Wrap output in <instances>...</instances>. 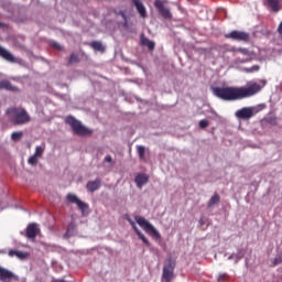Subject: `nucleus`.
Instances as JSON below:
<instances>
[{"mask_svg":"<svg viewBox=\"0 0 282 282\" xmlns=\"http://www.w3.org/2000/svg\"><path fill=\"white\" fill-rule=\"evenodd\" d=\"M0 57L4 61H8V63H21V59L14 57V55L6 50L4 47L0 46Z\"/></svg>","mask_w":282,"mask_h":282,"instance_id":"obj_11","label":"nucleus"},{"mask_svg":"<svg viewBox=\"0 0 282 282\" xmlns=\"http://www.w3.org/2000/svg\"><path fill=\"white\" fill-rule=\"evenodd\" d=\"M21 138H23V132H21V131L13 132L11 134V140H13V142H19V140H21Z\"/></svg>","mask_w":282,"mask_h":282,"instance_id":"obj_28","label":"nucleus"},{"mask_svg":"<svg viewBox=\"0 0 282 282\" xmlns=\"http://www.w3.org/2000/svg\"><path fill=\"white\" fill-rule=\"evenodd\" d=\"M12 279H14V274L12 273V271L0 267V281L6 282V281H12Z\"/></svg>","mask_w":282,"mask_h":282,"instance_id":"obj_15","label":"nucleus"},{"mask_svg":"<svg viewBox=\"0 0 282 282\" xmlns=\"http://www.w3.org/2000/svg\"><path fill=\"white\" fill-rule=\"evenodd\" d=\"M274 261H275L274 264L276 265L279 262H276V259Z\"/></svg>","mask_w":282,"mask_h":282,"instance_id":"obj_37","label":"nucleus"},{"mask_svg":"<svg viewBox=\"0 0 282 282\" xmlns=\"http://www.w3.org/2000/svg\"><path fill=\"white\" fill-rule=\"evenodd\" d=\"M232 52H238L239 54H242V56H247L245 59L237 58L238 63H250V51L248 48L239 47L234 48Z\"/></svg>","mask_w":282,"mask_h":282,"instance_id":"obj_17","label":"nucleus"},{"mask_svg":"<svg viewBox=\"0 0 282 282\" xmlns=\"http://www.w3.org/2000/svg\"><path fill=\"white\" fill-rule=\"evenodd\" d=\"M76 63H80V58L78 57V54L72 53L67 65H74Z\"/></svg>","mask_w":282,"mask_h":282,"instance_id":"obj_25","label":"nucleus"},{"mask_svg":"<svg viewBox=\"0 0 282 282\" xmlns=\"http://www.w3.org/2000/svg\"><path fill=\"white\" fill-rule=\"evenodd\" d=\"M175 260L169 258L166 260V263L163 267V274H162V279H164V281L166 282H171L173 281V279H175Z\"/></svg>","mask_w":282,"mask_h":282,"instance_id":"obj_5","label":"nucleus"},{"mask_svg":"<svg viewBox=\"0 0 282 282\" xmlns=\"http://www.w3.org/2000/svg\"><path fill=\"white\" fill-rule=\"evenodd\" d=\"M41 235V228H39V224L31 223L26 227L25 237L30 241H36V236Z\"/></svg>","mask_w":282,"mask_h":282,"instance_id":"obj_7","label":"nucleus"},{"mask_svg":"<svg viewBox=\"0 0 282 282\" xmlns=\"http://www.w3.org/2000/svg\"><path fill=\"white\" fill-rule=\"evenodd\" d=\"M219 202H221V196H219V194L215 193L212 198L209 199V202L207 203L208 208H213V206H215V204H219Z\"/></svg>","mask_w":282,"mask_h":282,"instance_id":"obj_21","label":"nucleus"},{"mask_svg":"<svg viewBox=\"0 0 282 282\" xmlns=\"http://www.w3.org/2000/svg\"><path fill=\"white\" fill-rule=\"evenodd\" d=\"M89 46L93 50H95V52H101V54L105 53V50H106L105 45H102V42L100 41H93L89 43Z\"/></svg>","mask_w":282,"mask_h":282,"instance_id":"obj_20","label":"nucleus"},{"mask_svg":"<svg viewBox=\"0 0 282 282\" xmlns=\"http://www.w3.org/2000/svg\"><path fill=\"white\" fill-rule=\"evenodd\" d=\"M238 120H250L254 116V110L250 107H245L236 111L235 113Z\"/></svg>","mask_w":282,"mask_h":282,"instance_id":"obj_9","label":"nucleus"},{"mask_svg":"<svg viewBox=\"0 0 282 282\" xmlns=\"http://www.w3.org/2000/svg\"><path fill=\"white\" fill-rule=\"evenodd\" d=\"M53 47H55V50H63V47L58 43H54Z\"/></svg>","mask_w":282,"mask_h":282,"instance_id":"obj_32","label":"nucleus"},{"mask_svg":"<svg viewBox=\"0 0 282 282\" xmlns=\"http://www.w3.org/2000/svg\"><path fill=\"white\" fill-rule=\"evenodd\" d=\"M0 89H7V91H19V88L13 86L8 79L0 80Z\"/></svg>","mask_w":282,"mask_h":282,"instance_id":"obj_19","label":"nucleus"},{"mask_svg":"<svg viewBox=\"0 0 282 282\" xmlns=\"http://www.w3.org/2000/svg\"><path fill=\"white\" fill-rule=\"evenodd\" d=\"M134 182H135L138 188H142V186H144V184H148L149 175H147L144 173L137 174L134 177Z\"/></svg>","mask_w":282,"mask_h":282,"instance_id":"obj_16","label":"nucleus"},{"mask_svg":"<svg viewBox=\"0 0 282 282\" xmlns=\"http://www.w3.org/2000/svg\"><path fill=\"white\" fill-rule=\"evenodd\" d=\"M6 115L11 124L14 127H21L23 124H28L32 120L28 110L21 107H10L7 109Z\"/></svg>","mask_w":282,"mask_h":282,"instance_id":"obj_2","label":"nucleus"},{"mask_svg":"<svg viewBox=\"0 0 282 282\" xmlns=\"http://www.w3.org/2000/svg\"><path fill=\"white\" fill-rule=\"evenodd\" d=\"M141 44L144 45L145 47H148L150 51L155 50V42H153L147 37L141 39Z\"/></svg>","mask_w":282,"mask_h":282,"instance_id":"obj_23","label":"nucleus"},{"mask_svg":"<svg viewBox=\"0 0 282 282\" xmlns=\"http://www.w3.org/2000/svg\"><path fill=\"white\" fill-rule=\"evenodd\" d=\"M264 6L265 8H268L269 10H271V12H281L282 9V2L281 0H264Z\"/></svg>","mask_w":282,"mask_h":282,"instance_id":"obj_12","label":"nucleus"},{"mask_svg":"<svg viewBox=\"0 0 282 282\" xmlns=\"http://www.w3.org/2000/svg\"><path fill=\"white\" fill-rule=\"evenodd\" d=\"M137 151L140 160H145L147 149L144 145H137Z\"/></svg>","mask_w":282,"mask_h":282,"instance_id":"obj_24","label":"nucleus"},{"mask_svg":"<svg viewBox=\"0 0 282 282\" xmlns=\"http://www.w3.org/2000/svg\"><path fill=\"white\" fill-rule=\"evenodd\" d=\"M208 124H209V122L206 119L200 120L198 123L200 129H206V127H208Z\"/></svg>","mask_w":282,"mask_h":282,"instance_id":"obj_30","label":"nucleus"},{"mask_svg":"<svg viewBox=\"0 0 282 282\" xmlns=\"http://www.w3.org/2000/svg\"><path fill=\"white\" fill-rule=\"evenodd\" d=\"M102 186V181L100 178H96L95 181H89L86 185L88 193H96Z\"/></svg>","mask_w":282,"mask_h":282,"instance_id":"obj_13","label":"nucleus"},{"mask_svg":"<svg viewBox=\"0 0 282 282\" xmlns=\"http://www.w3.org/2000/svg\"><path fill=\"white\" fill-rule=\"evenodd\" d=\"M199 224H204V219L203 218L199 219Z\"/></svg>","mask_w":282,"mask_h":282,"instance_id":"obj_34","label":"nucleus"},{"mask_svg":"<svg viewBox=\"0 0 282 282\" xmlns=\"http://www.w3.org/2000/svg\"><path fill=\"white\" fill-rule=\"evenodd\" d=\"M9 257H17L18 259H28V253L19 250H10Z\"/></svg>","mask_w":282,"mask_h":282,"instance_id":"obj_22","label":"nucleus"},{"mask_svg":"<svg viewBox=\"0 0 282 282\" xmlns=\"http://www.w3.org/2000/svg\"><path fill=\"white\" fill-rule=\"evenodd\" d=\"M265 79L257 82H251L247 87H214L212 91L216 98L225 100L227 102H234L235 100H243V98H250L256 94H259L263 87L267 85Z\"/></svg>","mask_w":282,"mask_h":282,"instance_id":"obj_1","label":"nucleus"},{"mask_svg":"<svg viewBox=\"0 0 282 282\" xmlns=\"http://www.w3.org/2000/svg\"><path fill=\"white\" fill-rule=\"evenodd\" d=\"M133 6L137 9V12L140 14L142 19H147V8L144 7V3L140 0H132Z\"/></svg>","mask_w":282,"mask_h":282,"instance_id":"obj_14","label":"nucleus"},{"mask_svg":"<svg viewBox=\"0 0 282 282\" xmlns=\"http://www.w3.org/2000/svg\"><path fill=\"white\" fill-rule=\"evenodd\" d=\"M154 8H156V10H159V12H160L161 17H163V19H166L169 21H171V19H173V13H171V10L169 8L164 7L163 0H155Z\"/></svg>","mask_w":282,"mask_h":282,"instance_id":"obj_8","label":"nucleus"},{"mask_svg":"<svg viewBox=\"0 0 282 282\" xmlns=\"http://www.w3.org/2000/svg\"><path fill=\"white\" fill-rule=\"evenodd\" d=\"M225 39H231V41H240L242 43H248V41H250V33L235 30L226 34Z\"/></svg>","mask_w":282,"mask_h":282,"instance_id":"obj_6","label":"nucleus"},{"mask_svg":"<svg viewBox=\"0 0 282 282\" xmlns=\"http://www.w3.org/2000/svg\"><path fill=\"white\" fill-rule=\"evenodd\" d=\"M105 162L111 163V162H113V159L111 158V155H107V156L105 158Z\"/></svg>","mask_w":282,"mask_h":282,"instance_id":"obj_31","label":"nucleus"},{"mask_svg":"<svg viewBox=\"0 0 282 282\" xmlns=\"http://www.w3.org/2000/svg\"><path fill=\"white\" fill-rule=\"evenodd\" d=\"M134 219L137 224L144 230V232H147V235H150V237H153V239H161L162 236L160 235V231H158V229H155L153 225L147 220V218L135 216Z\"/></svg>","mask_w":282,"mask_h":282,"instance_id":"obj_3","label":"nucleus"},{"mask_svg":"<svg viewBox=\"0 0 282 282\" xmlns=\"http://www.w3.org/2000/svg\"><path fill=\"white\" fill-rule=\"evenodd\" d=\"M68 232H69V227H68V229H67V232H66V235H68Z\"/></svg>","mask_w":282,"mask_h":282,"instance_id":"obj_36","label":"nucleus"},{"mask_svg":"<svg viewBox=\"0 0 282 282\" xmlns=\"http://www.w3.org/2000/svg\"><path fill=\"white\" fill-rule=\"evenodd\" d=\"M66 123L69 124V127H72V129H73L74 133H76V135H91V133H94L93 130L83 126V123H80V121L76 120V118H74V117H67Z\"/></svg>","mask_w":282,"mask_h":282,"instance_id":"obj_4","label":"nucleus"},{"mask_svg":"<svg viewBox=\"0 0 282 282\" xmlns=\"http://www.w3.org/2000/svg\"><path fill=\"white\" fill-rule=\"evenodd\" d=\"M261 69V66L259 65H253L252 67H246L243 68L242 70L246 73V74H254V72H259Z\"/></svg>","mask_w":282,"mask_h":282,"instance_id":"obj_26","label":"nucleus"},{"mask_svg":"<svg viewBox=\"0 0 282 282\" xmlns=\"http://www.w3.org/2000/svg\"><path fill=\"white\" fill-rule=\"evenodd\" d=\"M135 235H138L139 239H141V241H143V243H145V246H151V242H149V239L147 238V236H144V234H142V231H140V229H138V226H135V223L133 220H129Z\"/></svg>","mask_w":282,"mask_h":282,"instance_id":"obj_18","label":"nucleus"},{"mask_svg":"<svg viewBox=\"0 0 282 282\" xmlns=\"http://www.w3.org/2000/svg\"><path fill=\"white\" fill-rule=\"evenodd\" d=\"M234 257H235V256H234V254H231V256H229V258H228V259L230 260V259H232Z\"/></svg>","mask_w":282,"mask_h":282,"instance_id":"obj_35","label":"nucleus"},{"mask_svg":"<svg viewBox=\"0 0 282 282\" xmlns=\"http://www.w3.org/2000/svg\"><path fill=\"white\" fill-rule=\"evenodd\" d=\"M43 153H45V145H37L35 148L34 155L41 159V158H43Z\"/></svg>","mask_w":282,"mask_h":282,"instance_id":"obj_27","label":"nucleus"},{"mask_svg":"<svg viewBox=\"0 0 282 282\" xmlns=\"http://www.w3.org/2000/svg\"><path fill=\"white\" fill-rule=\"evenodd\" d=\"M226 274H220L219 276H218V281H224V279H226Z\"/></svg>","mask_w":282,"mask_h":282,"instance_id":"obj_33","label":"nucleus"},{"mask_svg":"<svg viewBox=\"0 0 282 282\" xmlns=\"http://www.w3.org/2000/svg\"><path fill=\"white\" fill-rule=\"evenodd\" d=\"M66 199L67 202H69V204H76V206L79 208V210H82V213H85V210L89 208V205L80 200L79 197L76 196L75 194H68L66 196Z\"/></svg>","mask_w":282,"mask_h":282,"instance_id":"obj_10","label":"nucleus"},{"mask_svg":"<svg viewBox=\"0 0 282 282\" xmlns=\"http://www.w3.org/2000/svg\"><path fill=\"white\" fill-rule=\"evenodd\" d=\"M40 158L36 156V154H33L29 160L28 163L31 164V166H36L39 164Z\"/></svg>","mask_w":282,"mask_h":282,"instance_id":"obj_29","label":"nucleus"}]
</instances>
